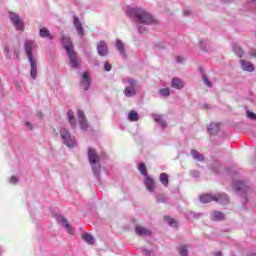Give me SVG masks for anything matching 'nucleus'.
I'll use <instances>...</instances> for the list:
<instances>
[{
	"mask_svg": "<svg viewBox=\"0 0 256 256\" xmlns=\"http://www.w3.org/2000/svg\"><path fill=\"white\" fill-rule=\"evenodd\" d=\"M129 17H134L138 23L143 25H151L153 23V18L145 10L139 8H130L127 11Z\"/></svg>",
	"mask_w": 256,
	"mask_h": 256,
	"instance_id": "f257e3e1",
	"label": "nucleus"
},
{
	"mask_svg": "<svg viewBox=\"0 0 256 256\" xmlns=\"http://www.w3.org/2000/svg\"><path fill=\"white\" fill-rule=\"evenodd\" d=\"M62 45L64 49L67 51V55L70 59L72 67H79V62L77 61V53L73 51V43L71 42V40L65 36L62 37Z\"/></svg>",
	"mask_w": 256,
	"mask_h": 256,
	"instance_id": "f03ea898",
	"label": "nucleus"
},
{
	"mask_svg": "<svg viewBox=\"0 0 256 256\" xmlns=\"http://www.w3.org/2000/svg\"><path fill=\"white\" fill-rule=\"evenodd\" d=\"M201 203H211V201H216L221 205H227L229 203V196L225 193L213 195V194H203L200 196Z\"/></svg>",
	"mask_w": 256,
	"mask_h": 256,
	"instance_id": "7ed1b4c3",
	"label": "nucleus"
},
{
	"mask_svg": "<svg viewBox=\"0 0 256 256\" xmlns=\"http://www.w3.org/2000/svg\"><path fill=\"white\" fill-rule=\"evenodd\" d=\"M88 159L94 173H99V171H101V164H99L101 159L99 158V154H97V151H95V149H88Z\"/></svg>",
	"mask_w": 256,
	"mask_h": 256,
	"instance_id": "20e7f679",
	"label": "nucleus"
},
{
	"mask_svg": "<svg viewBox=\"0 0 256 256\" xmlns=\"http://www.w3.org/2000/svg\"><path fill=\"white\" fill-rule=\"evenodd\" d=\"M60 137L64 145H66L67 147H75V138L71 137V134H69V131L66 128H62L60 130Z\"/></svg>",
	"mask_w": 256,
	"mask_h": 256,
	"instance_id": "39448f33",
	"label": "nucleus"
},
{
	"mask_svg": "<svg viewBox=\"0 0 256 256\" xmlns=\"http://www.w3.org/2000/svg\"><path fill=\"white\" fill-rule=\"evenodd\" d=\"M10 21L13 23L17 31H23V19H21V17H19L15 12L10 13Z\"/></svg>",
	"mask_w": 256,
	"mask_h": 256,
	"instance_id": "423d86ee",
	"label": "nucleus"
},
{
	"mask_svg": "<svg viewBox=\"0 0 256 256\" xmlns=\"http://www.w3.org/2000/svg\"><path fill=\"white\" fill-rule=\"evenodd\" d=\"M35 47V41L26 40L24 43L25 53L28 57V61L34 59L33 58V48Z\"/></svg>",
	"mask_w": 256,
	"mask_h": 256,
	"instance_id": "0eeeda50",
	"label": "nucleus"
},
{
	"mask_svg": "<svg viewBox=\"0 0 256 256\" xmlns=\"http://www.w3.org/2000/svg\"><path fill=\"white\" fill-rule=\"evenodd\" d=\"M129 87H126L124 90V94L126 97H133L136 93L135 91V85L137 84V81L133 79H128Z\"/></svg>",
	"mask_w": 256,
	"mask_h": 256,
	"instance_id": "6e6552de",
	"label": "nucleus"
},
{
	"mask_svg": "<svg viewBox=\"0 0 256 256\" xmlns=\"http://www.w3.org/2000/svg\"><path fill=\"white\" fill-rule=\"evenodd\" d=\"M77 115H78V123L80 125V128L85 131L87 127H89L87 118L85 117V112H83V110H78Z\"/></svg>",
	"mask_w": 256,
	"mask_h": 256,
	"instance_id": "1a4fd4ad",
	"label": "nucleus"
},
{
	"mask_svg": "<svg viewBox=\"0 0 256 256\" xmlns=\"http://www.w3.org/2000/svg\"><path fill=\"white\" fill-rule=\"evenodd\" d=\"M80 85H82L84 91H87V89L91 87V77L89 76V72L82 73Z\"/></svg>",
	"mask_w": 256,
	"mask_h": 256,
	"instance_id": "9d476101",
	"label": "nucleus"
},
{
	"mask_svg": "<svg viewBox=\"0 0 256 256\" xmlns=\"http://www.w3.org/2000/svg\"><path fill=\"white\" fill-rule=\"evenodd\" d=\"M97 51L101 57H105L107 53H109V49L107 48V42L100 41L97 45Z\"/></svg>",
	"mask_w": 256,
	"mask_h": 256,
	"instance_id": "9b49d317",
	"label": "nucleus"
},
{
	"mask_svg": "<svg viewBox=\"0 0 256 256\" xmlns=\"http://www.w3.org/2000/svg\"><path fill=\"white\" fill-rule=\"evenodd\" d=\"M240 63L243 71H248L249 73H253V71H255V66H253V63L247 60H240Z\"/></svg>",
	"mask_w": 256,
	"mask_h": 256,
	"instance_id": "f8f14e48",
	"label": "nucleus"
},
{
	"mask_svg": "<svg viewBox=\"0 0 256 256\" xmlns=\"http://www.w3.org/2000/svg\"><path fill=\"white\" fill-rule=\"evenodd\" d=\"M57 221H58V223H61V225H63V227H65L67 229L69 235H73V229H71V225L63 216H58Z\"/></svg>",
	"mask_w": 256,
	"mask_h": 256,
	"instance_id": "ddd939ff",
	"label": "nucleus"
},
{
	"mask_svg": "<svg viewBox=\"0 0 256 256\" xmlns=\"http://www.w3.org/2000/svg\"><path fill=\"white\" fill-rule=\"evenodd\" d=\"M74 26H75V29H76L78 35H80V37H83V35H85V33L83 31V25L81 24V21L79 20V17H77V16L74 17Z\"/></svg>",
	"mask_w": 256,
	"mask_h": 256,
	"instance_id": "4468645a",
	"label": "nucleus"
},
{
	"mask_svg": "<svg viewBox=\"0 0 256 256\" xmlns=\"http://www.w3.org/2000/svg\"><path fill=\"white\" fill-rule=\"evenodd\" d=\"M39 35L40 37L50 39V41H53V39H55V36H53L52 33L49 32V29L47 28H41L39 31Z\"/></svg>",
	"mask_w": 256,
	"mask_h": 256,
	"instance_id": "2eb2a0df",
	"label": "nucleus"
},
{
	"mask_svg": "<svg viewBox=\"0 0 256 256\" xmlns=\"http://www.w3.org/2000/svg\"><path fill=\"white\" fill-rule=\"evenodd\" d=\"M30 62L31 70H30V75L32 79H37V62L35 59L28 60Z\"/></svg>",
	"mask_w": 256,
	"mask_h": 256,
	"instance_id": "dca6fc26",
	"label": "nucleus"
},
{
	"mask_svg": "<svg viewBox=\"0 0 256 256\" xmlns=\"http://www.w3.org/2000/svg\"><path fill=\"white\" fill-rule=\"evenodd\" d=\"M153 119L156 123H159L162 129H165V127H167V122L165 121V119H163V116H161L160 114H154Z\"/></svg>",
	"mask_w": 256,
	"mask_h": 256,
	"instance_id": "f3484780",
	"label": "nucleus"
},
{
	"mask_svg": "<svg viewBox=\"0 0 256 256\" xmlns=\"http://www.w3.org/2000/svg\"><path fill=\"white\" fill-rule=\"evenodd\" d=\"M146 189H148L150 192L155 191V181L153 180V178H151V176H146Z\"/></svg>",
	"mask_w": 256,
	"mask_h": 256,
	"instance_id": "a211bd4d",
	"label": "nucleus"
},
{
	"mask_svg": "<svg viewBox=\"0 0 256 256\" xmlns=\"http://www.w3.org/2000/svg\"><path fill=\"white\" fill-rule=\"evenodd\" d=\"M171 85L173 89H183V87H185V82H182L179 78H173Z\"/></svg>",
	"mask_w": 256,
	"mask_h": 256,
	"instance_id": "6ab92c4d",
	"label": "nucleus"
},
{
	"mask_svg": "<svg viewBox=\"0 0 256 256\" xmlns=\"http://www.w3.org/2000/svg\"><path fill=\"white\" fill-rule=\"evenodd\" d=\"M219 130L220 127L218 123H211L208 127V133H210V135H217Z\"/></svg>",
	"mask_w": 256,
	"mask_h": 256,
	"instance_id": "aec40b11",
	"label": "nucleus"
},
{
	"mask_svg": "<svg viewBox=\"0 0 256 256\" xmlns=\"http://www.w3.org/2000/svg\"><path fill=\"white\" fill-rule=\"evenodd\" d=\"M212 221H223L225 219V214L223 212L215 211L211 214Z\"/></svg>",
	"mask_w": 256,
	"mask_h": 256,
	"instance_id": "412c9836",
	"label": "nucleus"
},
{
	"mask_svg": "<svg viewBox=\"0 0 256 256\" xmlns=\"http://www.w3.org/2000/svg\"><path fill=\"white\" fill-rule=\"evenodd\" d=\"M135 232L137 235H151V230H148L143 226H136Z\"/></svg>",
	"mask_w": 256,
	"mask_h": 256,
	"instance_id": "4be33fe9",
	"label": "nucleus"
},
{
	"mask_svg": "<svg viewBox=\"0 0 256 256\" xmlns=\"http://www.w3.org/2000/svg\"><path fill=\"white\" fill-rule=\"evenodd\" d=\"M67 115H68V121L71 127L73 128L77 127V120L75 119V115L73 114V111L69 110Z\"/></svg>",
	"mask_w": 256,
	"mask_h": 256,
	"instance_id": "5701e85b",
	"label": "nucleus"
},
{
	"mask_svg": "<svg viewBox=\"0 0 256 256\" xmlns=\"http://www.w3.org/2000/svg\"><path fill=\"white\" fill-rule=\"evenodd\" d=\"M160 183L164 185V187H169V175L167 173L160 174Z\"/></svg>",
	"mask_w": 256,
	"mask_h": 256,
	"instance_id": "b1692460",
	"label": "nucleus"
},
{
	"mask_svg": "<svg viewBox=\"0 0 256 256\" xmlns=\"http://www.w3.org/2000/svg\"><path fill=\"white\" fill-rule=\"evenodd\" d=\"M82 239L88 243V245H93L95 243V238H93V235L89 233H84L82 235Z\"/></svg>",
	"mask_w": 256,
	"mask_h": 256,
	"instance_id": "393cba45",
	"label": "nucleus"
},
{
	"mask_svg": "<svg viewBox=\"0 0 256 256\" xmlns=\"http://www.w3.org/2000/svg\"><path fill=\"white\" fill-rule=\"evenodd\" d=\"M116 48L119 51V53L122 55V57H125V48L123 46V42H121L120 40H117Z\"/></svg>",
	"mask_w": 256,
	"mask_h": 256,
	"instance_id": "a878e982",
	"label": "nucleus"
},
{
	"mask_svg": "<svg viewBox=\"0 0 256 256\" xmlns=\"http://www.w3.org/2000/svg\"><path fill=\"white\" fill-rule=\"evenodd\" d=\"M191 155H193V157H194V159H196V161H203L205 159L203 154L199 153L197 150H192Z\"/></svg>",
	"mask_w": 256,
	"mask_h": 256,
	"instance_id": "bb28decb",
	"label": "nucleus"
},
{
	"mask_svg": "<svg viewBox=\"0 0 256 256\" xmlns=\"http://www.w3.org/2000/svg\"><path fill=\"white\" fill-rule=\"evenodd\" d=\"M129 121H139V114L137 112L131 110L128 114Z\"/></svg>",
	"mask_w": 256,
	"mask_h": 256,
	"instance_id": "cd10ccee",
	"label": "nucleus"
},
{
	"mask_svg": "<svg viewBox=\"0 0 256 256\" xmlns=\"http://www.w3.org/2000/svg\"><path fill=\"white\" fill-rule=\"evenodd\" d=\"M165 223H168L171 227H177V221L169 216L164 217Z\"/></svg>",
	"mask_w": 256,
	"mask_h": 256,
	"instance_id": "c85d7f7f",
	"label": "nucleus"
},
{
	"mask_svg": "<svg viewBox=\"0 0 256 256\" xmlns=\"http://www.w3.org/2000/svg\"><path fill=\"white\" fill-rule=\"evenodd\" d=\"M138 170L141 173V175H144L145 177H149L147 175V166H145V163H140L138 166Z\"/></svg>",
	"mask_w": 256,
	"mask_h": 256,
	"instance_id": "c756f323",
	"label": "nucleus"
},
{
	"mask_svg": "<svg viewBox=\"0 0 256 256\" xmlns=\"http://www.w3.org/2000/svg\"><path fill=\"white\" fill-rule=\"evenodd\" d=\"M202 79H203L205 85H207V87H209V88L213 87V83H211L209 81V77H207V74H203Z\"/></svg>",
	"mask_w": 256,
	"mask_h": 256,
	"instance_id": "7c9ffc66",
	"label": "nucleus"
},
{
	"mask_svg": "<svg viewBox=\"0 0 256 256\" xmlns=\"http://www.w3.org/2000/svg\"><path fill=\"white\" fill-rule=\"evenodd\" d=\"M159 93L163 97H169V95H171V91L169 90V88H163L159 91Z\"/></svg>",
	"mask_w": 256,
	"mask_h": 256,
	"instance_id": "2f4dec72",
	"label": "nucleus"
},
{
	"mask_svg": "<svg viewBox=\"0 0 256 256\" xmlns=\"http://www.w3.org/2000/svg\"><path fill=\"white\" fill-rule=\"evenodd\" d=\"M234 53H236L238 57H243V49L237 45L234 46Z\"/></svg>",
	"mask_w": 256,
	"mask_h": 256,
	"instance_id": "473e14b6",
	"label": "nucleus"
},
{
	"mask_svg": "<svg viewBox=\"0 0 256 256\" xmlns=\"http://www.w3.org/2000/svg\"><path fill=\"white\" fill-rule=\"evenodd\" d=\"M233 187H234V189H237V191H241V189H243V187H245V184H243V182H241V181H237Z\"/></svg>",
	"mask_w": 256,
	"mask_h": 256,
	"instance_id": "72a5a7b5",
	"label": "nucleus"
},
{
	"mask_svg": "<svg viewBox=\"0 0 256 256\" xmlns=\"http://www.w3.org/2000/svg\"><path fill=\"white\" fill-rule=\"evenodd\" d=\"M179 253L181 256H187L189 254V252L187 251V247H185V246L180 248Z\"/></svg>",
	"mask_w": 256,
	"mask_h": 256,
	"instance_id": "f704fd0d",
	"label": "nucleus"
},
{
	"mask_svg": "<svg viewBox=\"0 0 256 256\" xmlns=\"http://www.w3.org/2000/svg\"><path fill=\"white\" fill-rule=\"evenodd\" d=\"M248 119H253V120H256V114L251 112V111H247L246 113Z\"/></svg>",
	"mask_w": 256,
	"mask_h": 256,
	"instance_id": "c9c22d12",
	"label": "nucleus"
},
{
	"mask_svg": "<svg viewBox=\"0 0 256 256\" xmlns=\"http://www.w3.org/2000/svg\"><path fill=\"white\" fill-rule=\"evenodd\" d=\"M104 69L105 71H111L112 69L111 64H109V62L104 63Z\"/></svg>",
	"mask_w": 256,
	"mask_h": 256,
	"instance_id": "e433bc0d",
	"label": "nucleus"
},
{
	"mask_svg": "<svg viewBox=\"0 0 256 256\" xmlns=\"http://www.w3.org/2000/svg\"><path fill=\"white\" fill-rule=\"evenodd\" d=\"M199 45H200L201 50L204 51V53H207V47L203 46L202 40L199 41Z\"/></svg>",
	"mask_w": 256,
	"mask_h": 256,
	"instance_id": "4c0bfd02",
	"label": "nucleus"
},
{
	"mask_svg": "<svg viewBox=\"0 0 256 256\" xmlns=\"http://www.w3.org/2000/svg\"><path fill=\"white\" fill-rule=\"evenodd\" d=\"M18 179H17V176H12L10 178V183H12V185H15V183H17Z\"/></svg>",
	"mask_w": 256,
	"mask_h": 256,
	"instance_id": "58836bf2",
	"label": "nucleus"
},
{
	"mask_svg": "<svg viewBox=\"0 0 256 256\" xmlns=\"http://www.w3.org/2000/svg\"><path fill=\"white\" fill-rule=\"evenodd\" d=\"M250 57H253L254 59H256V50L251 51Z\"/></svg>",
	"mask_w": 256,
	"mask_h": 256,
	"instance_id": "ea45409f",
	"label": "nucleus"
},
{
	"mask_svg": "<svg viewBox=\"0 0 256 256\" xmlns=\"http://www.w3.org/2000/svg\"><path fill=\"white\" fill-rule=\"evenodd\" d=\"M176 59H177L178 63H182L183 62V58H181V56H177Z\"/></svg>",
	"mask_w": 256,
	"mask_h": 256,
	"instance_id": "a19ab883",
	"label": "nucleus"
},
{
	"mask_svg": "<svg viewBox=\"0 0 256 256\" xmlns=\"http://www.w3.org/2000/svg\"><path fill=\"white\" fill-rule=\"evenodd\" d=\"M26 127H28L30 130L33 129V127H31V122H26Z\"/></svg>",
	"mask_w": 256,
	"mask_h": 256,
	"instance_id": "79ce46f5",
	"label": "nucleus"
},
{
	"mask_svg": "<svg viewBox=\"0 0 256 256\" xmlns=\"http://www.w3.org/2000/svg\"><path fill=\"white\" fill-rule=\"evenodd\" d=\"M4 49H5L6 53H9V46H5Z\"/></svg>",
	"mask_w": 256,
	"mask_h": 256,
	"instance_id": "37998d69",
	"label": "nucleus"
},
{
	"mask_svg": "<svg viewBox=\"0 0 256 256\" xmlns=\"http://www.w3.org/2000/svg\"><path fill=\"white\" fill-rule=\"evenodd\" d=\"M214 256H222L221 252L214 253Z\"/></svg>",
	"mask_w": 256,
	"mask_h": 256,
	"instance_id": "c03bdc74",
	"label": "nucleus"
},
{
	"mask_svg": "<svg viewBox=\"0 0 256 256\" xmlns=\"http://www.w3.org/2000/svg\"><path fill=\"white\" fill-rule=\"evenodd\" d=\"M142 29H143V27L140 26V27H139V32H140V33H143V30H142Z\"/></svg>",
	"mask_w": 256,
	"mask_h": 256,
	"instance_id": "a18cd8bd",
	"label": "nucleus"
}]
</instances>
